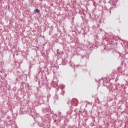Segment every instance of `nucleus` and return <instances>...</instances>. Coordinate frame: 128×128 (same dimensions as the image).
<instances>
[{
	"instance_id": "1",
	"label": "nucleus",
	"mask_w": 128,
	"mask_h": 128,
	"mask_svg": "<svg viewBox=\"0 0 128 128\" xmlns=\"http://www.w3.org/2000/svg\"><path fill=\"white\" fill-rule=\"evenodd\" d=\"M73 101L76 102V106H78V100L74 98V99H73Z\"/></svg>"
},
{
	"instance_id": "2",
	"label": "nucleus",
	"mask_w": 128,
	"mask_h": 128,
	"mask_svg": "<svg viewBox=\"0 0 128 128\" xmlns=\"http://www.w3.org/2000/svg\"><path fill=\"white\" fill-rule=\"evenodd\" d=\"M35 12H36L38 13L40 12V10L38 9H36Z\"/></svg>"
}]
</instances>
